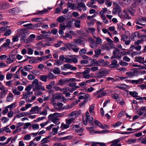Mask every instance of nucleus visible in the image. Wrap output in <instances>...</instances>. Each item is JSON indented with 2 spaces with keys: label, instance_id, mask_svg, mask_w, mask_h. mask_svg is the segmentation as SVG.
Instances as JSON below:
<instances>
[{
  "label": "nucleus",
  "instance_id": "bb28decb",
  "mask_svg": "<svg viewBox=\"0 0 146 146\" xmlns=\"http://www.w3.org/2000/svg\"><path fill=\"white\" fill-rule=\"evenodd\" d=\"M78 115V112L77 111H74L72 112L68 116L69 117H73L72 118H74V120L77 117Z\"/></svg>",
  "mask_w": 146,
  "mask_h": 146
},
{
  "label": "nucleus",
  "instance_id": "bf43d9fd",
  "mask_svg": "<svg viewBox=\"0 0 146 146\" xmlns=\"http://www.w3.org/2000/svg\"><path fill=\"white\" fill-rule=\"evenodd\" d=\"M8 28H9L8 26H7L6 27H1L0 28V32L1 33H3L6 31V30Z\"/></svg>",
  "mask_w": 146,
  "mask_h": 146
},
{
  "label": "nucleus",
  "instance_id": "473e14b6",
  "mask_svg": "<svg viewBox=\"0 0 146 146\" xmlns=\"http://www.w3.org/2000/svg\"><path fill=\"white\" fill-rule=\"evenodd\" d=\"M91 41V43L92 45L90 46V47L92 48H94L97 47V45L95 41L92 38H91L90 39Z\"/></svg>",
  "mask_w": 146,
  "mask_h": 146
},
{
  "label": "nucleus",
  "instance_id": "4468645a",
  "mask_svg": "<svg viewBox=\"0 0 146 146\" xmlns=\"http://www.w3.org/2000/svg\"><path fill=\"white\" fill-rule=\"evenodd\" d=\"M82 41L80 39H75L71 42L72 46H76L78 45H80L81 44Z\"/></svg>",
  "mask_w": 146,
  "mask_h": 146
},
{
  "label": "nucleus",
  "instance_id": "774afa93",
  "mask_svg": "<svg viewBox=\"0 0 146 146\" xmlns=\"http://www.w3.org/2000/svg\"><path fill=\"white\" fill-rule=\"evenodd\" d=\"M33 88L31 85H29L27 86L25 89V90L26 92H29Z\"/></svg>",
  "mask_w": 146,
  "mask_h": 146
},
{
  "label": "nucleus",
  "instance_id": "39448f33",
  "mask_svg": "<svg viewBox=\"0 0 146 146\" xmlns=\"http://www.w3.org/2000/svg\"><path fill=\"white\" fill-rule=\"evenodd\" d=\"M80 126L78 125H74L73 126V128L75 130V131L79 136H82L84 135L82 133L84 129L83 128H79Z\"/></svg>",
  "mask_w": 146,
  "mask_h": 146
},
{
  "label": "nucleus",
  "instance_id": "f8f14e48",
  "mask_svg": "<svg viewBox=\"0 0 146 146\" xmlns=\"http://www.w3.org/2000/svg\"><path fill=\"white\" fill-rule=\"evenodd\" d=\"M76 84L74 82H70L68 86L70 87H72L71 89V91H74L77 89L79 88V86H76Z\"/></svg>",
  "mask_w": 146,
  "mask_h": 146
},
{
  "label": "nucleus",
  "instance_id": "9b49d317",
  "mask_svg": "<svg viewBox=\"0 0 146 146\" xmlns=\"http://www.w3.org/2000/svg\"><path fill=\"white\" fill-rule=\"evenodd\" d=\"M120 141V139H116L111 141L110 143H112L110 146H121L120 143L118 144Z\"/></svg>",
  "mask_w": 146,
  "mask_h": 146
},
{
  "label": "nucleus",
  "instance_id": "f03ea898",
  "mask_svg": "<svg viewBox=\"0 0 146 146\" xmlns=\"http://www.w3.org/2000/svg\"><path fill=\"white\" fill-rule=\"evenodd\" d=\"M90 72L89 69L86 68L82 73L83 78L88 79L94 77V75L92 73L90 74Z\"/></svg>",
  "mask_w": 146,
  "mask_h": 146
},
{
  "label": "nucleus",
  "instance_id": "603ef678",
  "mask_svg": "<svg viewBox=\"0 0 146 146\" xmlns=\"http://www.w3.org/2000/svg\"><path fill=\"white\" fill-rule=\"evenodd\" d=\"M46 75L47 79L48 80L52 79L54 78V75L52 73H50Z\"/></svg>",
  "mask_w": 146,
  "mask_h": 146
},
{
  "label": "nucleus",
  "instance_id": "de8ad7c7",
  "mask_svg": "<svg viewBox=\"0 0 146 146\" xmlns=\"http://www.w3.org/2000/svg\"><path fill=\"white\" fill-rule=\"evenodd\" d=\"M40 80L42 81L46 82L47 81V77L46 75H41L40 78Z\"/></svg>",
  "mask_w": 146,
  "mask_h": 146
},
{
  "label": "nucleus",
  "instance_id": "a878e982",
  "mask_svg": "<svg viewBox=\"0 0 146 146\" xmlns=\"http://www.w3.org/2000/svg\"><path fill=\"white\" fill-rule=\"evenodd\" d=\"M65 113H59L57 112H55L53 114H50L49 115H50V116H52V117H60L61 116H63L64 115Z\"/></svg>",
  "mask_w": 146,
  "mask_h": 146
},
{
  "label": "nucleus",
  "instance_id": "680f3d73",
  "mask_svg": "<svg viewBox=\"0 0 146 146\" xmlns=\"http://www.w3.org/2000/svg\"><path fill=\"white\" fill-rule=\"evenodd\" d=\"M121 124V123L120 121H118L111 125V126L115 127H118Z\"/></svg>",
  "mask_w": 146,
  "mask_h": 146
},
{
  "label": "nucleus",
  "instance_id": "052dcab7",
  "mask_svg": "<svg viewBox=\"0 0 146 146\" xmlns=\"http://www.w3.org/2000/svg\"><path fill=\"white\" fill-rule=\"evenodd\" d=\"M119 64L123 66H126L128 65V63L121 60L119 62Z\"/></svg>",
  "mask_w": 146,
  "mask_h": 146
},
{
  "label": "nucleus",
  "instance_id": "4d7b16f0",
  "mask_svg": "<svg viewBox=\"0 0 146 146\" xmlns=\"http://www.w3.org/2000/svg\"><path fill=\"white\" fill-rule=\"evenodd\" d=\"M129 12L128 11H126L125 10H124L123 11V13H124V17L127 19H129V16L128 13Z\"/></svg>",
  "mask_w": 146,
  "mask_h": 146
},
{
  "label": "nucleus",
  "instance_id": "c03bdc74",
  "mask_svg": "<svg viewBox=\"0 0 146 146\" xmlns=\"http://www.w3.org/2000/svg\"><path fill=\"white\" fill-rule=\"evenodd\" d=\"M94 104H93L90 106L89 108V112L90 114L92 115H94L93 110L94 109Z\"/></svg>",
  "mask_w": 146,
  "mask_h": 146
},
{
  "label": "nucleus",
  "instance_id": "f257e3e1",
  "mask_svg": "<svg viewBox=\"0 0 146 146\" xmlns=\"http://www.w3.org/2000/svg\"><path fill=\"white\" fill-rule=\"evenodd\" d=\"M31 85L33 88V91H36V89H38L44 90V86L39 83L38 80L37 79L34 80L32 82Z\"/></svg>",
  "mask_w": 146,
  "mask_h": 146
},
{
  "label": "nucleus",
  "instance_id": "cd10ccee",
  "mask_svg": "<svg viewBox=\"0 0 146 146\" xmlns=\"http://www.w3.org/2000/svg\"><path fill=\"white\" fill-rule=\"evenodd\" d=\"M26 92L23 94V98L27 100L28 98L30 97L31 95L33 94V92Z\"/></svg>",
  "mask_w": 146,
  "mask_h": 146
},
{
  "label": "nucleus",
  "instance_id": "e2e57ef3",
  "mask_svg": "<svg viewBox=\"0 0 146 146\" xmlns=\"http://www.w3.org/2000/svg\"><path fill=\"white\" fill-rule=\"evenodd\" d=\"M32 128L33 129L38 130L39 128V125L38 124H34L32 125Z\"/></svg>",
  "mask_w": 146,
  "mask_h": 146
},
{
  "label": "nucleus",
  "instance_id": "0eeeda50",
  "mask_svg": "<svg viewBox=\"0 0 146 146\" xmlns=\"http://www.w3.org/2000/svg\"><path fill=\"white\" fill-rule=\"evenodd\" d=\"M48 119L51 120L55 124H59L60 123L59 122V120L58 118L55 117H52V116H50L49 115L48 117Z\"/></svg>",
  "mask_w": 146,
  "mask_h": 146
},
{
  "label": "nucleus",
  "instance_id": "49530a36",
  "mask_svg": "<svg viewBox=\"0 0 146 146\" xmlns=\"http://www.w3.org/2000/svg\"><path fill=\"white\" fill-rule=\"evenodd\" d=\"M69 125L67 124V123L66 124L62 123L61 126L60 127V128L62 130H63L64 129H67L69 127Z\"/></svg>",
  "mask_w": 146,
  "mask_h": 146
},
{
  "label": "nucleus",
  "instance_id": "393cba45",
  "mask_svg": "<svg viewBox=\"0 0 146 146\" xmlns=\"http://www.w3.org/2000/svg\"><path fill=\"white\" fill-rule=\"evenodd\" d=\"M72 65L67 63L65 64L64 66H61V69L62 70H66V69H70Z\"/></svg>",
  "mask_w": 146,
  "mask_h": 146
},
{
  "label": "nucleus",
  "instance_id": "4be33fe9",
  "mask_svg": "<svg viewBox=\"0 0 146 146\" xmlns=\"http://www.w3.org/2000/svg\"><path fill=\"white\" fill-rule=\"evenodd\" d=\"M9 11V13L11 14H16L19 12V8L16 7L10 9Z\"/></svg>",
  "mask_w": 146,
  "mask_h": 146
},
{
  "label": "nucleus",
  "instance_id": "2eb2a0df",
  "mask_svg": "<svg viewBox=\"0 0 146 146\" xmlns=\"http://www.w3.org/2000/svg\"><path fill=\"white\" fill-rule=\"evenodd\" d=\"M15 60V58L13 54L10 55L7 58L8 61L7 63L9 64L14 62Z\"/></svg>",
  "mask_w": 146,
  "mask_h": 146
},
{
  "label": "nucleus",
  "instance_id": "37998d69",
  "mask_svg": "<svg viewBox=\"0 0 146 146\" xmlns=\"http://www.w3.org/2000/svg\"><path fill=\"white\" fill-rule=\"evenodd\" d=\"M94 123L96 125L98 126L101 128H104V127H103V125L102 124L98 121L97 120H94Z\"/></svg>",
  "mask_w": 146,
  "mask_h": 146
},
{
  "label": "nucleus",
  "instance_id": "69168bd1",
  "mask_svg": "<svg viewBox=\"0 0 146 146\" xmlns=\"http://www.w3.org/2000/svg\"><path fill=\"white\" fill-rule=\"evenodd\" d=\"M63 64V62L58 60H56V62L54 63V65L60 66L62 65Z\"/></svg>",
  "mask_w": 146,
  "mask_h": 146
},
{
  "label": "nucleus",
  "instance_id": "5fc2aeb1",
  "mask_svg": "<svg viewBox=\"0 0 146 146\" xmlns=\"http://www.w3.org/2000/svg\"><path fill=\"white\" fill-rule=\"evenodd\" d=\"M63 42L62 41H58L57 43L54 44V46L56 47H58L61 46V44Z\"/></svg>",
  "mask_w": 146,
  "mask_h": 146
},
{
  "label": "nucleus",
  "instance_id": "3c124183",
  "mask_svg": "<svg viewBox=\"0 0 146 146\" xmlns=\"http://www.w3.org/2000/svg\"><path fill=\"white\" fill-rule=\"evenodd\" d=\"M74 120V118H70L66 120V123L69 125Z\"/></svg>",
  "mask_w": 146,
  "mask_h": 146
},
{
  "label": "nucleus",
  "instance_id": "09e8293b",
  "mask_svg": "<svg viewBox=\"0 0 146 146\" xmlns=\"http://www.w3.org/2000/svg\"><path fill=\"white\" fill-rule=\"evenodd\" d=\"M7 92L8 89L7 88L2 90L1 92V96H5L7 94Z\"/></svg>",
  "mask_w": 146,
  "mask_h": 146
},
{
  "label": "nucleus",
  "instance_id": "5701e85b",
  "mask_svg": "<svg viewBox=\"0 0 146 146\" xmlns=\"http://www.w3.org/2000/svg\"><path fill=\"white\" fill-rule=\"evenodd\" d=\"M110 68H115L119 67V65L117 64V61L116 60H113L111 61V63L110 65Z\"/></svg>",
  "mask_w": 146,
  "mask_h": 146
},
{
  "label": "nucleus",
  "instance_id": "e433bc0d",
  "mask_svg": "<svg viewBox=\"0 0 146 146\" xmlns=\"http://www.w3.org/2000/svg\"><path fill=\"white\" fill-rule=\"evenodd\" d=\"M12 92L15 95H20L21 93L18 91V90L16 88H15L12 89Z\"/></svg>",
  "mask_w": 146,
  "mask_h": 146
},
{
  "label": "nucleus",
  "instance_id": "c85d7f7f",
  "mask_svg": "<svg viewBox=\"0 0 146 146\" xmlns=\"http://www.w3.org/2000/svg\"><path fill=\"white\" fill-rule=\"evenodd\" d=\"M67 6L68 8L70 9L75 10L76 8L75 5L74 3H71L70 2H68Z\"/></svg>",
  "mask_w": 146,
  "mask_h": 146
},
{
  "label": "nucleus",
  "instance_id": "338daca9",
  "mask_svg": "<svg viewBox=\"0 0 146 146\" xmlns=\"http://www.w3.org/2000/svg\"><path fill=\"white\" fill-rule=\"evenodd\" d=\"M35 78V76L31 74H29L28 76V78L30 80H32L34 79Z\"/></svg>",
  "mask_w": 146,
  "mask_h": 146
},
{
  "label": "nucleus",
  "instance_id": "58836bf2",
  "mask_svg": "<svg viewBox=\"0 0 146 146\" xmlns=\"http://www.w3.org/2000/svg\"><path fill=\"white\" fill-rule=\"evenodd\" d=\"M129 94L132 96L133 97L135 98L136 99V98L139 97V96H137L138 94V93L135 91H133V92H129Z\"/></svg>",
  "mask_w": 146,
  "mask_h": 146
},
{
  "label": "nucleus",
  "instance_id": "c756f323",
  "mask_svg": "<svg viewBox=\"0 0 146 146\" xmlns=\"http://www.w3.org/2000/svg\"><path fill=\"white\" fill-rule=\"evenodd\" d=\"M24 124V123L23 122H19L17 123L16 125V128L18 129L15 130V131H14V133H16V132H18L19 131H21V129H18V128L21 126H23Z\"/></svg>",
  "mask_w": 146,
  "mask_h": 146
},
{
  "label": "nucleus",
  "instance_id": "ea45409f",
  "mask_svg": "<svg viewBox=\"0 0 146 146\" xmlns=\"http://www.w3.org/2000/svg\"><path fill=\"white\" fill-rule=\"evenodd\" d=\"M33 68V66L30 65H26L24 67V69L25 71L29 72L30 70L32 69Z\"/></svg>",
  "mask_w": 146,
  "mask_h": 146
},
{
  "label": "nucleus",
  "instance_id": "6ab92c4d",
  "mask_svg": "<svg viewBox=\"0 0 146 146\" xmlns=\"http://www.w3.org/2000/svg\"><path fill=\"white\" fill-rule=\"evenodd\" d=\"M13 94L11 92H10L8 94L6 101L7 102H11L13 100Z\"/></svg>",
  "mask_w": 146,
  "mask_h": 146
},
{
  "label": "nucleus",
  "instance_id": "6e6d98bb",
  "mask_svg": "<svg viewBox=\"0 0 146 146\" xmlns=\"http://www.w3.org/2000/svg\"><path fill=\"white\" fill-rule=\"evenodd\" d=\"M16 103L14 102L11 104V105L8 106L7 107V108H9L10 110H12L13 108L16 107Z\"/></svg>",
  "mask_w": 146,
  "mask_h": 146
},
{
  "label": "nucleus",
  "instance_id": "2f4dec72",
  "mask_svg": "<svg viewBox=\"0 0 146 146\" xmlns=\"http://www.w3.org/2000/svg\"><path fill=\"white\" fill-rule=\"evenodd\" d=\"M55 74H58L60 73V69L56 67H55L53 69L52 71Z\"/></svg>",
  "mask_w": 146,
  "mask_h": 146
},
{
  "label": "nucleus",
  "instance_id": "7c9ffc66",
  "mask_svg": "<svg viewBox=\"0 0 146 146\" xmlns=\"http://www.w3.org/2000/svg\"><path fill=\"white\" fill-rule=\"evenodd\" d=\"M10 7L9 4L7 2H4L2 5V9H6L9 8Z\"/></svg>",
  "mask_w": 146,
  "mask_h": 146
},
{
  "label": "nucleus",
  "instance_id": "13d9d810",
  "mask_svg": "<svg viewBox=\"0 0 146 146\" xmlns=\"http://www.w3.org/2000/svg\"><path fill=\"white\" fill-rule=\"evenodd\" d=\"M80 21L77 20L75 21L74 25L75 26L78 28L80 27Z\"/></svg>",
  "mask_w": 146,
  "mask_h": 146
},
{
  "label": "nucleus",
  "instance_id": "1a4fd4ad",
  "mask_svg": "<svg viewBox=\"0 0 146 146\" xmlns=\"http://www.w3.org/2000/svg\"><path fill=\"white\" fill-rule=\"evenodd\" d=\"M38 107L37 106L33 107L31 108L30 110V113L31 114H35L36 113L38 114L40 113Z\"/></svg>",
  "mask_w": 146,
  "mask_h": 146
},
{
  "label": "nucleus",
  "instance_id": "c9c22d12",
  "mask_svg": "<svg viewBox=\"0 0 146 146\" xmlns=\"http://www.w3.org/2000/svg\"><path fill=\"white\" fill-rule=\"evenodd\" d=\"M95 29L94 28H88V32L92 34L93 37L94 36H95Z\"/></svg>",
  "mask_w": 146,
  "mask_h": 146
},
{
  "label": "nucleus",
  "instance_id": "8fccbe9b",
  "mask_svg": "<svg viewBox=\"0 0 146 146\" xmlns=\"http://www.w3.org/2000/svg\"><path fill=\"white\" fill-rule=\"evenodd\" d=\"M114 44H109L108 46L105 47V48L107 50H110L111 48L113 47Z\"/></svg>",
  "mask_w": 146,
  "mask_h": 146
},
{
  "label": "nucleus",
  "instance_id": "a211bd4d",
  "mask_svg": "<svg viewBox=\"0 0 146 146\" xmlns=\"http://www.w3.org/2000/svg\"><path fill=\"white\" fill-rule=\"evenodd\" d=\"M139 38V33L137 32L134 33H133L132 34L131 36V39L133 40H135L137 38Z\"/></svg>",
  "mask_w": 146,
  "mask_h": 146
},
{
  "label": "nucleus",
  "instance_id": "f3484780",
  "mask_svg": "<svg viewBox=\"0 0 146 146\" xmlns=\"http://www.w3.org/2000/svg\"><path fill=\"white\" fill-rule=\"evenodd\" d=\"M46 90L44 87V90H42L41 89H37L36 91H33L35 92V95L36 96H41L42 94V91H45Z\"/></svg>",
  "mask_w": 146,
  "mask_h": 146
},
{
  "label": "nucleus",
  "instance_id": "a18cd8bd",
  "mask_svg": "<svg viewBox=\"0 0 146 146\" xmlns=\"http://www.w3.org/2000/svg\"><path fill=\"white\" fill-rule=\"evenodd\" d=\"M32 21L34 22H41L43 21V19L41 17L36 18L32 19Z\"/></svg>",
  "mask_w": 146,
  "mask_h": 146
},
{
  "label": "nucleus",
  "instance_id": "864d4df0",
  "mask_svg": "<svg viewBox=\"0 0 146 146\" xmlns=\"http://www.w3.org/2000/svg\"><path fill=\"white\" fill-rule=\"evenodd\" d=\"M119 6L118 5H116L112 11V13L114 14H116L117 12L119 10Z\"/></svg>",
  "mask_w": 146,
  "mask_h": 146
},
{
  "label": "nucleus",
  "instance_id": "f704fd0d",
  "mask_svg": "<svg viewBox=\"0 0 146 146\" xmlns=\"http://www.w3.org/2000/svg\"><path fill=\"white\" fill-rule=\"evenodd\" d=\"M86 129L89 130L90 134L92 135L94 133H97L96 131L94 130L92 127H86Z\"/></svg>",
  "mask_w": 146,
  "mask_h": 146
},
{
  "label": "nucleus",
  "instance_id": "7ed1b4c3",
  "mask_svg": "<svg viewBox=\"0 0 146 146\" xmlns=\"http://www.w3.org/2000/svg\"><path fill=\"white\" fill-rule=\"evenodd\" d=\"M93 118L91 117L90 115L89 112L88 111H86V118H83V123L84 125H86L87 123L88 122L89 123H91L92 125L93 124L92 121Z\"/></svg>",
  "mask_w": 146,
  "mask_h": 146
},
{
  "label": "nucleus",
  "instance_id": "423d86ee",
  "mask_svg": "<svg viewBox=\"0 0 146 146\" xmlns=\"http://www.w3.org/2000/svg\"><path fill=\"white\" fill-rule=\"evenodd\" d=\"M78 6L76 8L79 11H81L82 10L84 11H86L87 9V7L85 4L82 2H78Z\"/></svg>",
  "mask_w": 146,
  "mask_h": 146
},
{
  "label": "nucleus",
  "instance_id": "dca6fc26",
  "mask_svg": "<svg viewBox=\"0 0 146 146\" xmlns=\"http://www.w3.org/2000/svg\"><path fill=\"white\" fill-rule=\"evenodd\" d=\"M144 81L143 79L140 78L137 80H131L130 82L132 84H140L142 83Z\"/></svg>",
  "mask_w": 146,
  "mask_h": 146
},
{
  "label": "nucleus",
  "instance_id": "ddd939ff",
  "mask_svg": "<svg viewBox=\"0 0 146 146\" xmlns=\"http://www.w3.org/2000/svg\"><path fill=\"white\" fill-rule=\"evenodd\" d=\"M48 11V10L46 9H44L42 11H38L36 12L35 13H33V15H39L41 16L43 14H44L46 13Z\"/></svg>",
  "mask_w": 146,
  "mask_h": 146
},
{
  "label": "nucleus",
  "instance_id": "20e7f679",
  "mask_svg": "<svg viewBox=\"0 0 146 146\" xmlns=\"http://www.w3.org/2000/svg\"><path fill=\"white\" fill-rule=\"evenodd\" d=\"M17 33L19 35H21L22 36L21 37L20 40L22 42L25 41V40L28 35V33L25 31L23 29H19L17 30Z\"/></svg>",
  "mask_w": 146,
  "mask_h": 146
},
{
  "label": "nucleus",
  "instance_id": "a19ab883",
  "mask_svg": "<svg viewBox=\"0 0 146 146\" xmlns=\"http://www.w3.org/2000/svg\"><path fill=\"white\" fill-rule=\"evenodd\" d=\"M122 56V54L120 53L119 52L118 53L117 55H115V56H112L111 57V59L116 58L118 59H120Z\"/></svg>",
  "mask_w": 146,
  "mask_h": 146
},
{
  "label": "nucleus",
  "instance_id": "0e129e2a",
  "mask_svg": "<svg viewBox=\"0 0 146 146\" xmlns=\"http://www.w3.org/2000/svg\"><path fill=\"white\" fill-rule=\"evenodd\" d=\"M79 85L81 87L84 88L87 86V84L86 81L85 82H82L79 83Z\"/></svg>",
  "mask_w": 146,
  "mask_h": 146
},
{
  "label": "nucleus",
  "instance_id": "6e6552de",
  "mask_svg": "<svg viewBox=\"0 0 146 146\" xmlns=\"http://www.w3.org/2000/svg\"><path fill=\"white\" fill-rule=\"evenodd\" d=\"M138 72L136 70H133L131 72H126V74L127 75L129 78H132L133 77L137 76Z\"/></svg>",
  "mask_w": 146,
  "mask_h": 146
},
{
  "label": "nucleus",
  "instance_id": "4c0bfd02",
  "mask_svg": "<svg viewBox=\"0 0 146 146\" xmlns=\"http://www.w3.org/2000/svg\"><path fill=\"white\" fill-rule=\"evenodd\" d=\"M71 89L69 87H67L65 88L61 89V92H62V93L63 94H65L67 93L68 91H69L70 92H71Z\"/></svg>",
  "mask_w": 146,
  "mask_h": 146
},
{
  "label": "nucleus",
  "instance_id": "412c9836",
  "mask_svg": "<svg viewBox=\"0 0 146 146\" xmlns=\"http://www.w3.org/2000/svg\"><path fill=\"white\" fill-rule=\"evenodd\" d=\"M94 38L96 39L95 42L97 46L98 45L101 44L102 43V39L98 36L96 37V36H94Z\"/></svg>",
  "mask_w": 146,
  "mask_h": 146
},
{
  "label": "nucleus",
  "instance_id": "72a5a7b5",
  "mask_svg": "<svg viewBox=\"0 0 146 146\" xmlns=\"http://www.w3.org/2000/svg\"><path fill=\"white\" fill-rule=\"evenodd\" d=\"M36 37L35 35L34 34L31 35L27 41V42L29 43L33 41V40Z\"/></svg>",
  "mask_w": 146,
  "mask_h": 146
},
{
  "label": "nucleus",
  "instance_id": "aec40b11",
  "mask_svg": "<svg viewBox=\"0 0 146 146\" xmlns=\"http://www.w3.org/2000/svg\"><path fill=\"white\" fill-rule=\"evenodd\" d=\"M144 58L141 56H137L135 58V60L136 62L141 63H144Z\"/></svg>",
  "mask_w": 146,
  "mask_h": 146
},
{
  "label": "nucleus",
  "instance_id": "79ce46f5",
  "mask_svg": "<svg viewBox=\"0 0 146 146\" xmlns=\"http://www.w3.org/2000/svg\"><path fill=\"white\" fill-rule=\"evenodd\" d=\"M57 21L59 23H62L65 20V18L62 16H60L56 19Z\"/></svg>",
  "mask_w": 146,
  "mask_h": 146
},
{
  "label": "nucleus",
  "instance_id": "b1692460",
  "mask_svg": "<svg viewBox=\"0 0 146 146\" xmlns=\"http://www.w3.org/2000/svg\"><path fill=\"white\" fill-rule=\"evenodd\" d=\"M6 42L4 43L2 46H1L2 47L3 50V48H5L7 47H9L10 43H11L9 39H7L6 40Z\"/></svg>",
  "mask_w": 146,
  "mask_h": 146
},
{
  "label": "nucleus",
  "instance_id": "9d476101",
  "mask_svg": "<svg viewBox=\"0 0 146 146\" xmlns=\"http://www.w3.org/2000/svg\"><path fill=\"white\" fill-rule=\"evenodd\" d=\"M61 98V95L59 94H54L52 95V96L51 98V100L53 102H55V99H59Z\"/></svg>",
  "mask_w": 146,
  "mask_h": 146
}]
</instances>
